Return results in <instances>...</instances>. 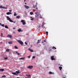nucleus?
Returning <instances> with one entry per match:
<instances>
[{"mask_svg": "<svg viewBox=\"0 0 78 78\" xmlns=\"http://www.w3.org/2000/svg\"><path fill=\"white\" fill-rule=\"evenodd\" d=\"M9 44H11L12 43V42L11 41H10L8 42Z\"/></svg>", "mask_w": 78, "mask_h": 78, "instance_id": "obj_29", "label": "nucleus"}, {"mask_svg": "<svg viewBox=\"0 0 78 78\" xmlns=\"http://www.w3.org/2000/svg\"><path fill=\"white\" fill-rule=\"evenodd\" d=\"M59 68L60 70H61V69H62V67L61 66H60Z\"/></svg>", "mask_w": 78, "mask_h": 78, "instance_id": "obj_25", "label": "nucleus"}, {"mask_svg": "<svg viewBox=\"0 0 78 78\" xmlns=\"http://www.w3.org/2000/svg\"><path fill=\"white\" fill-rule=\"evenodd\" d=\"M6 77V76H5V75H3V76H2V77Z\"/></svg>", "mask_w": 78, "mask_h": 78, "instance_id": "obj_33", "label": "nucleus"}, {"mask_svg": "<svg viewBox=\"0 0 78 78\" xmlns=\"http://www.w3.org/2000/svg\"><path fill=\"white\" fill-rule=\"evenodd\" d=\"M1 26L2 27H4L5 26L4 24H2V25H1Z\"/></svg>", "mask_w": 78, "mask_h": 78, "instance_id": "obj_34", "label": "nucleus"}, {"mask_svg": "<svg viewBox=\"0 0 78 78\" xmlns=\"http://www.w3.org/2000/svg\"><path fill=\"white\" fill-rule=\"evenodd\" d=\"M35 58V57H34V56H33V57H32V58Z\"/></svg>", "mask_w": 78, "mask_h": 78, "instance_id": "obj_40", "label": "nucleus"}, {"mask_svg": "<svg viewBox=\"0 0 78 78\" xmlns=\"http://www.w3.org/2000/svg\"><path fill=\"white\" fill-rule=\"evenodd\" d=\"M30 20H34L33 18L32 17H30Z\"/></svg>", "mask_w": 78, "mask_h": 78, "instance_id": "obj_30", "label": "nucleus"}, {"mask_svg": "<svg viewBox=\"0 0 78 78\" xmlns=\"http://www.w3.org/2000/svg\"><path fill=\"white\" fill-rule=\"evenodd\" d=\"M25 58L24 57V58H20L19 59H21V60H22V59L24 60Z\"/></svg>", "mask_w": 78, "mask_h": 78, "instance_id": "obj_21", "label": "nucleus"}, {"mask_svg": "<svg viewBox=\"0 0 78 78\" xmlns=\"http://www.w3.org/2000/svg\"><path fill=\"white\" fill-rule=\"evenodd\" d=\"M5 28L7 29H8V27L6 25L5 26Z\"/></svg>", "mask_w": 78, "mask_h": 78, "instance_id": "obj_28", "label": "nucleus"}, {"mask_svg": "<svg viewBox=\"0 0 78 78\" xmlns=\"http://www.w3.org/2000/svg\"><path fill=\"white\" fill-rule=\"evenodd\" d=\"M54 48H55V49H56V48L55 47L53 46L52 47V49H54Z\"/></svg>", "mask_w": 78, "mask_h": 78, "instance_id": "obj_32", "label": "nucleus"}, {"mask_svg": "<svg viewBox=\"0 0 78 78\" xmlns=\"http://www.w3.org/2000/svg\"><path fill=\"white\" fill-rule=\"evenodd\" d=\"M62 66V65H60L61 66Z\"/></svg>", "mask_w": 78, "mask_h": 78, "instance_id": "obj_54", "label": "nucleus"}, {"mask_svg": "<svg viewBox=\"0 0 78 78\" xmlns=\"http://www.w3.org/2000/svg\"><path fill=\"white\" fill-rule=\"evenodd\" d=\"M40 26L39 25L38 26V28H40Z\"/></svg>", "mask_w": 78, "mask_h": 78, "instance_id": "obj_42", "label": "nucleus"}, {"mask_svg": "<svg viewBox=\"0 0 78 78\" xmlns=\"http://www.w3.org/2000/svg\"><path fill=\"white\" fill-rule=\"evenodd\" d=\"M9 22H13V21L12 20L10 19V20H9Z\"/></svg>", "mask_w": 78, "mask_h": 78, "instance_id": "obj_24", "label": "nucleus"}, {"mask_svg": "<svg viewBox=\"0 0 78 78\" xmlns=\"http://www.w3.org/2000/svg\"><path fill=\"white\" fill-rule=\"evenodd\" d=\"M49 74H54V73H52V72H49Z\"/></svg>", "mask_w": 78, "mask_h": 78, "instance_id": "obj_20", "label": "nucleus"}, {"mask_svg": "<svg viewBox=\"0 0 78 78\" xmlns=\"http://www.w3.org/2000/svg\"><path fill=\"white\" fill-rule=\"evenodd\" d=\"M44 23H43L42 24V27H43V26H44Z\"/></svg>", "mask_w": 78, "mask_h": 78, "instance_id": "obj_37", "label": "nucleus"}, {"mask_svg": "<svg viewBox=\"0 0 78 78\" xmlns=\"http://www.w3.org/2000/svg\"><path fill=\"white\" fill-rule=\"evenodd\" d=\"M7 37H10V38H12V36L10 35H8L7 36Z\"/></svg>", "mask_w": 78, "mask_h": 78, "instance_id": "obj_8", "label": "nucleus"}, {"mask_svg": "<svg viewBox=\"0 0 78 78\" xmlns=\"http://www.w3.org/2000/svg\"><path fill=\"white\" fill-rule=\"evenodd\" d=\"M16 54L17 55H20V53H18L17 51L16 52Z\"/></svg>", "mask_w": 78, "mask_h": 78, "instance_id": "obj_22", "label": "nucleus"}, {"mask_svg": "<svg viewBox=\"0 0 78 78\" xmlns=\"http://www.w3.org/2000/svg\"><path fill=\"white\" fill-rule=\"evenodd\" d=\"M6 18L8 20H9L10 19V18L8 16H7Z\"/></svg>", "mask_w": 78, "mask_h": 78, "instance_id": "obj_18", "label": "nucleus"}, {"mask_svg": "<svg viewBox=\"0 0 78 78\" xmlns=\"http://www.w3.org/2000/svg\"><path fill=\"white\" fill-rule=\"evenodd\" d=\"M7 57H6V58H5V59H7Z\"/></svg>", "mask_w": 78, "mask_h": 78, "instance_id": "obj_41", "label": "nucleus"}, {"mask_svg": "<svg viewBox=\"0 0 78 78\" xmlns=\"http://www.w3.org/2000/svg\"><path fill=\"white\" fill-rule=\"evenodd\" d=\"M16 14L15 12L14 13V16H16Z\"/></svg>", "mask_w": 78, "mask_h": 78, "instance_id": "obj_27", "label": "nucleus"}, {"mask_svg": "<svg viewBox=\"0 0 78 78\" xmlns=\"http://www.w3.org/2000/svg\"><path fill=\"white\" fill-rule=\"evenodd\" d=\"M28 50L31 52H33V50L30 48H29Z\"/></svg>", "mask_w": 78, "mask_h": 78, "instance_id": "obj_11", "label": "nucleus"}, {"mask_svg": "<svg viewBox=\"0 0 78 78\" xmlns=\"http://www.w3.org/2000/svg\"><path fill=\"white\" fill-rule=\"evenodd\" d=\"M46 33L47 34V35H48V32H46Z\"/></svg>", "mask_w": 78, "mask_h": 78, "instance_id": "obj_35", "label": "nucleus"}, {"mask_svg": "<svg viewBox=\"0 0 78 78\" xmlns=\"http://www.w3.org/2000/svg\"><path fill=\"white\" fill-rule=\"evenodd\" d=\"M21 22L23 23V25H24L26 24L25 21L24 20H22Z\"/></svg>", "mask_w": 78, "mask_h": 78, "instance_id": "obj_4", "label": "nucleus"}, {"mask_svg": "<svg viewBox=\"0 0 78 78\" xmlns=\"http://www.w3.org/2000/svg\"><path fill=\"white\" fill-rule=\"evenodd\" d=\"M20 17V16H16V18L18 19H19Z\"/></svg>", "mask_w": 78, "mask_h": 78, "instance_id": "obj_19", "label": "nucleus"}, {"mask_svg": "<svg viewBox=\"0 0 78 78\" xmlns=\"http://www.w3.org/2000/svg\"><path fill=\"white\" fill-rule=\"evenodd\" d=\"M44 45V44H43Z\"/></svg>", "mask_w": 78, "mask_h": 78, "instance_id": "obj_56", "label": "nucleus"}, {"mask_svg": "<svg viewBox=\"0 0 78 78\" xmlns=\"http://www.w3.org/2000/svg\"><path fill=\"white\" fill-rule=\"evenodd\" d=\"M17 41L19 43L22 45L23 44V42L21 41L18 40Z\"/></svg>", "mask_w": 78, "mask_h": 78, "instance_id": "obj_1", "label": "nucleus"}, {"mask_svg": "<svg viewBox=\"0 0 78 78\" xmlns=\"http://www.w3.org/2000/svg\"><path fill=\"white\" fill-rule=\"evenodd\" d=\"M44 42H46V40H44Z\"/></svg>", "mask_w": 78, "mask_h": 78, "instance_id": "obj_43", "label": "nucleus"}, {"mask_svg": "<svg viewBox=\"0 0 78 78\" xmlns=\"http://www.w3.org/2000/svg\"><path fill=\"white\" fill-rule=\"evenodd\" d=\"M16 29V28H14V27H13V29Z\"/></svg>", "mask_w": 78, "mask_h": 78, "instance_id": "obj_47", "label": "nucleus"}, {"mask_svg": "<svg viewBox=\"0 0 78 78\" xmlns=\"http://www.w3.org/2000/svg\"><path fill=\"white\" fill-rule=\"evenodd\" d=\"M27 35H28V34H27Z\"/></svg>", "mask_w": 78, "mask_h": 78, "instance_id": "obj_55", "label": "nucleus"}, {"mask_svg": "<svg viewBox=\"0 0 78 78\" xmlns=\"http://www.w3.org/2000/svg\"><path fill=\"white\" fill-rule=\"evenodd\" d=\"M40 18L41 19H42V17H40Z\"/></svg>", "mask_w": 78, "mask_h": 78, "instance_id": "obj_46", "label": "nucleus"}, {"mask_svg": "<svg viewBox=\"0 0 78 78\" xmlns=\"http://www.w3.org/2000/svg\"><path fill=\"white\" fill-rule=\"evenodd\" d=\"M0 8H3V9H6V8H5L4 7H2V6L0 5Z\"/></svg>", "mask_w": 78, "mask_h": 78, "instance_id": "obj_12", "label": "nucleus"}, {"mask_svg": "<svg viewBox=\"0 0 78 78\" xmlns=\"http://www.w3.org/2000/svg\"><path fill=\"white\" fill-rule=\"evenodd\" d=\"M41 41V39L40 40H38V42H37V44H38V43H39L40 42V41Z\"/></svg>", "mask_w": 78, "mask_h": 78, "instance_id": "obj_13", "label": "nucleus"}, {"mask_svg": "<svg viewBox=\"0 0 78 78\" xmlns=\"http://www.w3.org/2000/svg\"><path fill=\"white\" fill-rule=\"evenodd\" d=\"M25 0H24V2H25Z\"/></svg>", "mask_w": 78, "mask_h": 78, "instance_id": "obj_52", "label": "nucleus"}, {"mask_svg": "<svg viewBox=\"0 0 78 78\" xmlns=\"http://www.w3.org/2000/svg\"><path fill=\"white\" fill-rule=\"evenodd\" d=\"M16 73L17 74L20 73V72L19 71H16Z\"/></svg>", "mask_w": 78, "mask_h": 78, "instance_id": "obj_17", "label": "nucleus"}, {"mask_svg": "<svg viewBox=\"0 0 78 78\" xmlns=\"http://www.w3.org/2000/svg\"><path fill=\"white\" fill-rule=\"evenodd\" d=\"M1 36L2 37H3V34L2 33H1Z\"/></svg>", "mask_w": 78, "mask_h": 78, "instance_id": "obj_36", "label": "nucleus"}, {"mask_svg": "<svg viewBox=\"0 0 78 78\" xmlns=\"http://www.w3.org/2000/svg\"><path fill=\"white\" fill-rule=\"evenodd\" d=\"M33 68V66H29L27 67V68L29 69H31Z\"/></svg>", "mask_w": 78, "mask_h": 78, "instance_id": "obj_2", "label": "nucleus"}, {"mask_svg": "<svg viewBox=\"0 0 78 78\" xmlns=\"http://www.w3.org/2000/svg\"><path fill=\"white\" fill-rule=\"evenodd\" d=\"M9 12H11L12 11V10H9Z\"/></svg>", "mask_w": 78, "mask_h": 78, "instance_id": "obj_44", "label": "nucleus"}, {"mask_svg": "<svg viewBox=\"0 0 78 78\" xmlns=\"http://www.w3.org/2000/svg\"><path fill=\"white\" fill-rule=\"evenodd\" d=\"M6 14L7 15H9L10 14H12V13L10 12H8L6 13Z\"/></svg>", "mask_w": 78, "mask_h": 78, "instance_id": "obj_10", "label": "nucleus"}, {"mask_svg": "<svg viewBox=\"0 0 78 78\" xmlns=\"http://www.w3.org/2000/svg\"><path fill=\"white\" fill-rule=\"evenodd\" d=\"M9 51H10V49H7L6 50V51L9 52Z\"/></svg>", "mask_w": 78, "mask_h": 78, "instance_id": "obj_26", "label": "nucleus"}, {"mask_svg": "<svg viewBox=\"0 0 78 78\" xmlns=\"http://www.w3.org/2000/svg\"><path fill=\"white\" fill-rule=\"evenodd\" d=\"M37 2L36 3V5L35 6L34 5L33 6V8H35V9H38V8H37Z\"/></svg>", "mask_w": 78, "mask_h": 78, "instance_id": "obj_3", "label": "nucleus"}, {"mask_svg": "<svg viewBox=\"0 0 78 78\" xmlns=\"http://www.w3.org/2000/svg\"><path fill=\"white\" fill-rule=\"evenodd\" d=\"M44 43L43 41H42V43Z\"/></svg>", "mask_w": 78, "mask_h": 78, "instance_id": "obj_51", "label": "nucleus"}, {"mask_svg": "<svg viewBox=\"0 0 78 78\" xmlns=\"http://www.w3.org/2000/svg\"><path fill=\"white\" fill-rule=\"evenodd\" d=\"M4 71V69H0V71H1V72H3Z\"/></svg>", "mask_w": 78, "mask_h": 78, "instance_id": "obj_15", "label": "nucleus"}, {"mask_svg": "<svg viewBox=\"0 0 78 78\" xmlns=\"http://www.w3.org/2000/svg\"><path fill=\"white\" fill-rule=\"evenodd\" d=\"M25 44L26 45H27V43L26 42H25Z\"/></svg>", "mask_w": 78, "mask_h": 78, "instance_id": "obj_39", "label": "nucleus"}, {"mask_svg": "<svg viewBox=\"0 0 78 78\" xmlns=\"http://www.w3.org/2000/svg\"><path fill=\"white\" fill-rule=\"evenodd\" d=\"M51 59L52 60H55V59L54 58V57L53 56H52L51 57Z\"/></svg>", "mask_w": 78, "mask_h": 78, "instance_id": "obj_9", "label": "nucleus"}, {"mask_svg": "<svg viewBox=\"0 0 78 78\" xmlns=\"http://www.w3.org/2000/svg\"><path fill=\"white\" fill-rule=\"evenodd\" d=\"M29 58H30V56L28 57Z\"/></svg>", "mask_w": 78, "mask_h": 78, "instance_id": "obj_45", "label": "nucleus"}, {"mask_svg": "<svg viewBox=\"0 0 78 78\" xmlns=\"http://www.w3.org/2000/svg\"><path fill=\"white\" fill-rule=\"evenodd\" d=\"M18 31L19 32H21V31H21V29H18Z\"/></svg>", "mask_w": 78, "mask_h": 78, "instance_id": "obj_16", "label": "nucleus"}, {"mask_svg": "<svg viewBox=\"0 0 78 78\" xmlns=\"http://www.w3.org/2000/svg\"><path fill=\"white\" fill-rule=\"evenodd\" d=\"M13 23H16V21H13Z\"/></svg>", "mask_w": 78, "mask_h": 78, "instance_id": "obj_38", "label": "nucleus"}, {"mask_svg": "<svg viewBox=\"0 0 78 78\" xmlns=\"http://www.w3.org/2000/svg\"><path fill=\"white\" fill-rule=\"evenodd\" d=\"M2 24H1V23H0V25H2Z\"/></svg>", "mask_w": 78, "mask_h": 78, "instance_id": "obj_48", "label": "nucleus"}, {"mask_svg": "<svg viewBox=\"0 0 78 78\" xmlns=\"http://www.w3.org/2000/svg\"><path fill=\"white\" fill-rule=\"evenodd\" d=\"M35 14L36 15H35V17H37L39 15H40V14L39 13H38L37 12H36L35 13Z\"/></svg>", "mask_w": 78, "mask_h": 78, "instance_id": "obj_5", "label": "nucleus"}, {"mask_svg": "<svg viewBox=\"0 0 78 78\" xmlns=\"http://www.w3.org/2000/svg\"><path fill=\"white\" fill-rule=\"evenodd\" d=\"M26 75L28 76L27 77H26V78H29L30 76V75H28L27 74H26Z\"/></svg>", "mask_w": 78, "mask_h": 78, "instance_id": "obj_14", "label": "nucleus"}, {"mask_svg": "<svg viewBox=\"0 0 78 78\" xmlns=\"http://www.w3.org/2000/svg\"><path fill=\"white\" fill-rule=\"evenodd\" d=\"M3 14V13L2 14V15Z\"/></svg>", "mask_w": 78, "mask_h": 78, "instance_id": "obj_53", "label": "nucleus"}, {"mask_svg": "<svg viewBox=\"0 0 78 78\" xmlns=\"http://www.w3.org/2000/svg\"><path fill=\"white\" fill-rule=\"evenodd\" d=\"M51 50H49V51H51Z\"/></svg>", "mask_w": 78, "mask_h": 78, "instance_id": "obj_49", "label": "nucleus"}, {"mask_svg": "<svg viewBox=\"0 0 78 78\" xmlns=\"http://www.w3.org/2000/svg\"><path fill=\"white\" fill-rule=\"evenodd\" d=\"M14 48H15V49H17L18 48H17V47L16 46H15Z\"/></svg>", "mask_w": 78, "mask_h": 78, "instance_id": "obj_31", "label": "nucleus"}, {"mask_svg": "<svg viewBox=\"0 0 78 78\" xmlns=\"http://www.w3.org/2000/svg\"><path fill=\"white\" fill-rule=\"evenodd\" d=\"M25 5H26V4H27V3H25Z\"/></svg>", "mask_w": 78, "mask_h": 78, "instance_id": "obj_50", "label": "nucleus"}, {"mask_svg": "<svg viewBox=\"0 0 78 78\" xmlns=\"http://www.w3.org/2000/svg\"><path fill=\"white\" fill-rule=\"evenodd\" d=\"M12 73V74H14V75H17V76H18V75L16 73V72H15V73L12 72V73Z\"/></svg>", "mask_w": 78, "mask_h": 78, "instance_id": "obj_7", "label": "nucleus"}, {"mask_svg": "<svg viewBox=\"0 0 78 78\" xmlns=\"http://www.w3.org/2000/svg\"><path fill=\"white\" fill-rule=\"evenodd\" d=\"M30 14L31 15H33L34 13H33V12H31L30 13Z\"/></svg>", "mask_w": 78, "mask_h": 78, "instance_id": "obj_23", "label": "nucleus"}, {"mask_svg": "<svg viewBox=\"0 0 78 78\" xmlns=\"http://www.w3.org/2000/svg\"><path fill=\"white\" fill-rule=\"evenodd\" d=\"M24 7H25V8L27 9H28L29 8V7L28 6H27L26 5H24Z\"/></svg>", "mask_w": 78, "mask_h": 78, "instance_id": "obj_6", "label": "nucleus"}]
</instances>
